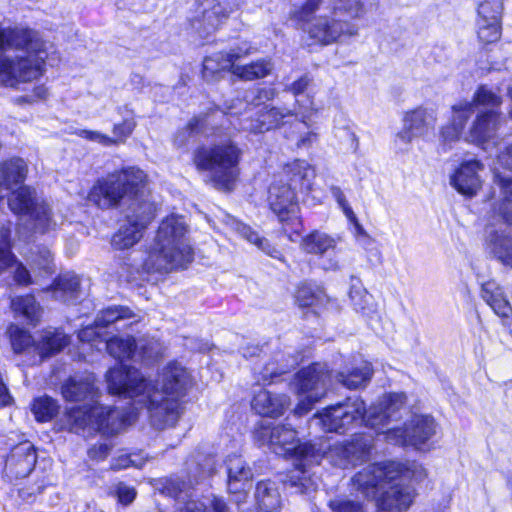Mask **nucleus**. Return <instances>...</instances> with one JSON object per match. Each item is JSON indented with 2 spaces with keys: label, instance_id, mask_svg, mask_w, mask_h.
Segmentation results:
<instances>
[{
  "label": "nucleus",
  "instance_id": "nucleus-1",
  "mask_svg": "<svg viewBox=\"0 0 512 512\" xmlns=\"http://www.w3.org/2000/svg\"><path fill=\"white\" fill-rule=\"evenodd\" d=\"M105 379L110 394L129 398L136 410H146L151 425L159 430L177 423L180 399L192 385L190 373L175 362L165 366L156 380L126 365L109 369Z\"/></svg>",
  "mask_w": 512,
  "mask_h": 512
},
{
  "label": "nucleus",
  "instance_id": "nucleus-2",
  "mask_svg": "<svg viewBox=\"0 0 512 512\" xmlns=\"http://www.w3.org/2000/svg\"><path fill=\"white\" fill-rule=\"evenodd\" d=\"M52 45L33 31H6L0 27V85L19 88L45 72Z\"/></svg>",
  "mask_w": 512,
  "mask_h": 512
},
{
  "label": "nucleus",
  "instance_id": "nucleus-3",
  "mask_svg": "<svg viewBox=\"0 0 512 512\" xmlns=\"http://www.w3.org/2000/svg\"><path fill=\"white\" fill-rule=\"evenodd\" d=\"M94 383V375L85 373L70 377L62 385L61 392L65 400L76 402L90 399L89 403L67 412L66 427L75 433L89 429L103 435H115L130 423V417H126L119 409L99 405L94 400L97 393Z\"/></svg>",
  "mask_w": 512,
  "mask_h": 512
},
{
  "label": "nucleus",
  "instance_id": "nucleus-4",
  "mask_svg": "<svg viewBox=\"0 0 512 512\" xmlns=\"http://www.w3.org/2000/svg\"><path fill=\"white\" fill-rule=\"evenodd\" d=\"M187 234L188 227L183 217L172 214L163 219L144 267L155 272L186 267L194 256Z\"/></svg>",
  "mask_w": 512,
  "mask_h": 512
},
{
  "label": "nucleus",
  "instance_id": "nucleus-5",
  "mask_svg": "<svg viewBox=\"0 0 512 512\" xmlns=\"http://www.w3.org/2000/svg\"><path fill=\"white\" fill-rule=\"evenodd\" d=\"M148 178L137 167H127L97 180L88 193V201L100 209H111L125 198L135 203L145 200Z\"/></svg>",
  "mask_w": 512,
  "mask_h": 512
},
{
  "label": "nucleus",
  "instance_id": "nucleus-6",
  "mask_svg": "<svg viewBox=\"0 0 512 512\" xmlns=\"http://www.w3.org/2000/svg\"><path fill=\"white\" fill-rule=\"evenodd\" d=\"M262 435L276 454L285 457L296 456L300 459L301 462L296 465L297 475L290 476L289 485L298 488L300 493L314 490L315 483L306 476L305 467L319 463L322 457L320 449H315L310 443H300L296 437V431L285 425L265 428Z\"/></svg>",
  "mask_w": 512,
  "mask_h": 512
},
{
  "label": "nucleus",
  "instance_id": "nucleus-7",
  "mask_svg": "<svg viewBox=\"0 0 512 512\" xmlns=\"http://www.w3.org/2000/svg\"><path fill=\"white\" fill-rule=\"evenodd\" d=\"M406 402L404 393L386 395V412L398 410ZM386 413V443L401 447H410L421 453H427L434 448L433 437L437 432V423L429 415H414L403 426L392 427L387 421Z\"/></svg>",
  "mask_w": 512,
  "mask_h": 512
},
{
  "label": "nucleus",
  "instance_id": "nucleus-8",
  "mask_svg": "<svg viewBox=\"0 0 512 512\" xmlns=\"http://www.w3.org/2000/svg\"><path fill=\"white\" fill-rule=\"evenodd\" d=\"M242 151L231 141L197 148L193 163L208 172L207 181L219 190H230L239 175Z\"/></svg>",
  "mask_w": 512,
  "mask_h": 512
},
{
  "label": "nucleus",
  "instance_id": "nucleus-9",
  "mask_svg": "<svg viewBox=\"0 0 512 512\" xmlns=\"http://www.w3.org/2000/svg\"><path fill=\"white\" fill-rule=\"evenodd\" d=\"M428 479V470L417 461H386V512H405L416 497L414 485Z\"/></svg>",
  "mask_w": 512,
  "mask_h": 512
},
{
  "label": "nucleus",
  "instance_id": "nucleus-10",
  "mask_svg": "<svg viewBox=\"0 0 512 512\" xmlns=\"http://www.w3.org/2000/svg\"><path fill=\"white\" fill-rule=\"evenodd\" d=\"M27 165L23 159L12 158L0 165V199L10 191L8 196V205L10 210L18 215H30L38 201L36 193L28 186H21L26 177Z\"/></svg>",
  "mask_w": 512,
  "mask_h": 512
},
{
  "label": "nucleus",
  "instance_id": "nucleus-11",
  "mask_svg": "<svg viewBox=\"0 0 512 512\" xmlns=\"http://www.w3.org/2000/svg\"><path fill=\"white\" fill-rule=\"evenodd\" d=\"M494 183L500 188L501 199L494 205V212L504 221L505 228L489 233V241L497 258L512 268V178L494 175Z\"/></svg>",
  "mask_w": 512,
  "mask_h": 512
},
{
  "label": "nucleus",
  "instance_id": "nucleus-12",
  "mask_svg": "<svg viewBox=\"0 0 512 512\" xmlns=\"http://www.w3.org/2000/svg\"><path fill=\"white\" fill-rule=\"evenodd\" d=\"M329 383L330 374L325 365L313 364L297 372L290 383V389L298 400L294 414L308 413L325 396Z\"/></svg>",
  "mask_w": 512,
  "mask_h": 512
},
{
  "label": "nucleus",
  "instance_id": "nucleus-13",
  "mask_svg": "<svg viewBox=\"0 0 512 512\" xmlns=\"http://www.w3.org/2000/svg\"><path fill=\"white\" fill-rule=\"evenodd\" d=\"M155 216V206L147 200L133 204L132 213L126 218L112 238V245L119 250L134 246Z\"/></svg>",
  "mask_w": 512,
  "mask_h": 512
},
{
  "label": "nucleus",
  "instance_id": "nucleus-14",
  "mask_svg": "<svg viewBox=\"0 0 512 512\" xmlns=\"http://www.w3.org/2000/svg\"><path fill=\"white\" fill-rule=\"evenodd\" d=\"M242 5L239 0H202L191 26L200 37L214 33Z\"/></svg>",
  "mask_w": 512,
  "mask_h": 512
},
{
  "label": "nucleus",
  "instance_id": "nucleus-15",
  "mask_svg": "<svg viewBox=\"0 0 512 512\" xmlns=\"http://www.w3.org/2000/svg\"><path fill=\"white\" fill-rule=\"evenodd\" d=\"M268 202L280 222L285 226H291V230L295 232L299 231L302 224L298 216L296 194L291 184L282 180L273 182L269 188Z\"/></svg>",
  "mask_w": 512,
  "mask_h": 512
},
{
  "label": "nucleus",
  "instance_id": "nucleus-16",
  "mask_svg": "<svg viewBox=\"0 0 512 512\" xmlns=\"http://www.w3.org/2000/svg\"><path fill=\"white\" fill-rule=\"evenodd\" d=\"M365 411L364 402L359 398H355L353 400L349 399L343 404L325 408L314 419L323 430L338 432L354 422L363 421Z\"/></svg>",
  "mask_w": 512,
  "mask_h": 512
},
{
  "label": "nucleus",
  "instance_id": "nucleus-17",
  "mask_svg": "<svg viewBox=\"0 0 512 512\" xmlns=\"http://www.w3.org/2000/svg\"><path fill=\"white\" fill-rule=\"evenodd\" d=\"M311 39L322 44L336 41L342 34L353 35L355 27L347 24L342 19H329L327 16L314 17L299 24Z\"/></svg>",
  "mask_w": 512,
  "mask_h": 512
},
{
  "label": "nucleus",
  "instance_id": "nucleus-18",
  "mask_svg": "<svg viewBox=\"0 0 512 512\" xmlns=\"http://www.w3.org/2000/svg\"><path fill=\"white\" fill-rule=\"evenodd\" d=\"M437 123V113L433 108L418 107L405 113L403 128L398 136L405 142L414 138L425 137L434 131Z\"/></svg>",
  "mask_w": 512,
  "mask_h": 512
},
{
  "label": "nucleus",
  "instance_id": "nucleus-19",
  "mask_svg": "<svg viewBox=\"0 0 512 512\" xmlns=\"http://www.w3.org/2000/svg\"><path fill=\"white\" fill-rule=\"evenodd\" d=\"M484 168L478 160L463 161L450 176V184L460 194L473 197L482 186L479 172Z\"/></svg>",
  "mask_w": 512,
  "mask_h": 512
},
{
  "label": "nucleus",
  "instance_id": "nucleus-20",
  "mask_svg": "<svg viewBox=\"0 0 512 512\" xmlns=\"http://www.w3.org/2000/svg\"><path fill=\"white\" fill-rule=\"evenodd\" d=\"M354 484L366 497L375 499L379 507L384 498V468L380 465H371L357 473L353 478Z\"/></svg>",
  "mask_w": 512,
  "mask_h": 512
},
{
  "label": "nucleus",
  "instance_id": "nucleus-21",
  "mask_svg": "<svg viewBox=\"0 0 512 512\" xmlns=\"http://www.w3.org/2000/svg\"><path fill=\"white\" fill-rule=\"evenodd\" d=\"M500 123L501 119L496 110H488L478 115L470 129V140L483 145L484 149H488L491 144L493 146L497 145L493 140L496 137Z\"/></svg>",
  "mask_w": 512,
  "mask_h": 512
},
{
  "label": "nucleus",
  "instance_id": "nucleus-22",
  "mask_svg": "<svg viewBox=\"0 0 512 512\" xmlns=\"http://www.w3.org/2000/svg\"><path fill=\"white\" fill-rule=\"evenodd\" d=\"M290 404V398L286 394H276L265 389L255 393L251 402L256 413L271 418L282 416Z\"/></svg>",
  "mask_w": 512,
  "mask_h": 512
},
{
  "label": "nucleus",
  "instance_id": "nucleus-23",
  "mask_svg": "<svg viewBox=\"0 0 512 512\" xmlns=\"http://www.w3.org/2000/svg\"><path fill=\"white\" fill-rule=\"evenodd\" d=\"M10 234L9 228H0V274L15 264L14 280L18 284L29 285L32 283L29 271L21 263L15 261L10 250Z\"/></svg>",
  "mask_w": 512,
  "mask_h": 512
},
{
  "label": "nucleus",
  "instance_id": "nucleus-24",
  "mask_svg": "<svg viewBox=\"0 0 512 512\" xmlns=\"http://www.w3.org/2000/svg\"><path fill=\"white\" fill-rule=\"evenodd\" d=\"M228 473V489L231 493H239L250 485L253 474L245 461L238 455L229 456L226 460Z\"/></svg>",
  "mask_w": 512,
  "mask_h": 512
},
{
  "label": "nucleus",
  "instance_id": "nucleus-25",
  "mask_svg": "<svg viewBox=\"0 0 512 512\" xmlns=\"http://www.w3.org/2000/svg\"><path fill=\"white\" fill-rule=\"evenodd\" d=\"M293 114L292 110L286 108L265 107L261 110L257 119L246 121L243 128L254 133H262L278 127L286 117Z\"/></svg>",
  "mask_w": 512,
  "mask_h": 512
},
{
  "label": "nucleus",
  "instance_id": "nucleus-26",
  "mask_svg": "<svg viewBox=\"0 0 512 512\" xmlns=\"http://www.w3.org/2000/svg\"><path fill=\"white\" fill-rule=\"evenodd\" d=\"M36 458L34 447L23 443L13 449L8 464L16 477H26L34 469Z\"/></svg>",
  "mask_w": 512,
  "mask_h": 512
},
{
  "label": "nucleus",
  "instance_id": "nucleus-27",
  "mask_svg": "<svg viewBox=\"0 0 512 512\" xmlns=\"http://www.w3.org/2000/svg\"><path fill=\"white\" fill-rule=\"evenodd\" d=\"M257 512H280L282 500L274 482L261 481L256 486Z\"/></svg>",
  "mask_w": 512,
  "mask_h": 512
},
{
  "label": "nucleus",
  "instance_id": "nucleus-28",
  "mask_svg": "<svg viewBox=\"0 0 512 512\" xmlns=\"http://www.w3.org/2000/svg\"><path fill=\"white\" fill-rule=\"evenodd\" d=\"M226 223L231 227L232 230L236 231L240 236H242L251 244L255 245L268 256L279 260L281 259L282 254L280 250L271 245L267 239L261 238L257 232L253 231L247 225L232 217H228Z\"/></svg>",
  "mask_w": 512,
  "mask_h": 512
},
{
  "label": "nucleus",
  "instance_id": "nucleus-29",
  "mask_svg": "<svg viewBox=\"0 0 512 512\" xmlns=\"http://www.w3.org/2000/svg\"><path fill=\"white\" fill-rule=\"evenodd\" d=\"M79 278L72 273L60 275L50 287L53 298L64 303H72L79 294Z\"/></svg>",
  "mask_w": 512,
  "mask_h": 512
},
{
  "label": "nucleus",
  "instance_id": "nucleus-30",
  "mask_svg": "<svg viewBox=\"0 0 512 512\" xmlns=\"http://www.w3.org/2000/svg\"><path fill=\"white\" fill-rule=\"evenodd\" d=\"M234 64L226 52H216L203 60L202 75L206 81H216L222 77L225 71L233 73Z\"/></svg>",
  "mask_w": 512,
  "mask_h": 512
},
{
  "label": "nucleus",
  "instance_id": "nucleus-31",
  "mask_svg": "<svg viewBox=\"0 0 512 512\" xmlns=\"http://www.w3.org/2000/svg\"><path fill=\"white\" fill-rule=\"evenodd\" d=\"M336 244L335 238L324 232L315 230L302 238L300 247L306 253L323 255L329 250H333Z\"/></svg>",
  "mask_w": 512,
  "mask_h": 512
},
{
  "label": "nucleus",
  "instance_id": "nucleus-32",
  "mask_svg": "<svg viewBox=\"0 0 512 512\" xmlns=\"http://www.w3.org/2000/svg\"><path fill=\"white\" fill-rule=\"evenodd\" d=\"M226 503L210 494L199 499H190L177 508V512H227Z\"/></svg>",
  "mask_w": 512,
  "mask_h": 512
},
{
  "label": "nucleus",
  "instance_id": "nucleus-33",
  "mask_svg": "<svg viewBox=\"0 0 512 512\" xmlns=\"http://www.w3.org/2000/svg\"><path fill=\"white\" fill-rule=\"evenodd\" d=\"M482 297L498 316L508 318L511 315L510 303L505 299L501 289L495 287L493 283L483 285Z\"/></svg>",
  "mask_w": 512,
  "mask_h": 512
},
{
  "label": "nucleus",
  "instance_id": "nucleus-34",
  "mask_svg": "<svg viewBox=\"0 0 512 512\" xmlns=\"http://www.w3.org/2000/svg\"><path fill=\"white\" fill-rule=\"evenodd\" d=\"M29 218L34 232L40 234L55 230L58 225L50 207L43 201L34 207Z\"/></svg>",
  "mask_w": 512,
  "mask_h": 512
},
{
  "label": "nucleus",
  "instance_id": "nucleus-35",
  "mask_svg": "<svg viewBox=\"0 0 512 512\" xmlns=\"http://www.w3.org/2000/svg\"><path fill=\"white\" fill-rule=\"evenodd\" d=\"M273 70V64L270 60L260 59L246 65H236L233 67V75L244 81H253L268 76Z\"/></svg>",
  "mask_w": 512,
  "mask_h": 512
},
{
  "label": "nucleus",
  "instance_id": "nucleus-36",
  "mask_svg": "<svg viewBox=\"0 0 512 512\" xmlns=\"http://www.w3.org/2000/svg\"><path fill=\"white\" fill-rule=\"evenodd\" d=\"M11 308L32 324L38 323L42 315V308L32 295L13 298Z\"/></svg>",
  "mask_w": 512,
  "mask_h": 512
},
{
  "label": "nucleus",
  "instance_id": "nucleus-37",
  "mask_svg": "<svg viewBox=\"0 0 512 512\" xmlns=\"http://www.w3.org/2000/svg\"><path fill=\"white\" fill-rule=\"evenodd\" d=\"M108 353L118 360L133 358L136 355V344L134 339L127 337H114L104 339Z\"/></svg>",
  "mask_w": 512,
  "mask_h": 512
},
{
  "label": "nucleus",
  "instance_id": "nucleus-38",
  "mask_svg": "<svg viewBox=\"0 0 512 512\" xmlns=\"http://www.w3.org/2000/svg\"><path fill=\"white\" fill-rule=\"evenodd\" d=\"M134 317L133 313L126 307H109L100 312L96 318V324L97 326L104 328L110 325H118L122 321ZM128 326V324H124L122 326H117V328H127Z\"/></svg>",
  "mask_w": 512,
  "mask_h": 512
},
{
  "label": "nucleus",
  "instance_id": "nucleus-39",
  "mask_svg": "<svg viewBox=\"0 0 512 512\" xmlns=\"http://www.w3.org/2000/svg\"><path fill=\"white\" fill-rule=\"evenodd\" d=\"M31 409L37 421L47 422L58 413L59 406L51 397L42 396L34 400Z\"/></svg>",
  "mask_w": 512,
  "mask_h": 512
},
{
  "label": "nucleus",
  "instance_id": "nucleus-40",
  "mask_svg": "<svg viewBox=\"0 0 512 512\" xmlns=\"http://www.w3.org/2000/svg\"><path fill=\"white\" fill-rule=\"evenodd\" d=\"M288 371L287 365H280L279 359L267 362L259 371H255V378L259 384L270 385L276 378Z\"/></svg>",
  "mask_w": 512,
  "mask_h": 512
},
{
  "label": "nucleus",
  "instance_id": "nucleus-41",
  "mask_svg": "<svg viewBox=\"0 0 512 512\" xmlns=\"http://www.w3.org/2000/svg\"><path fill=\"white\" fill-rule=\"evenodd\" d=\"M7 335L15 353H23L33 346L34 341L30 333L16 325L9 326Z\"/></svg>",
  "mask_w": 512,
  "mask_h": 512
},
{
  "label": "nucleus",
  "instance_id": "nucleus-42",
  "mask_svg": "<svg viewBox=\"0 0 512 512\" xmlns=\"http://www.w3.org/2000/svg\"><path fill=\"white\" fill-rule=\"evenodd\" d=\"M69 343V338L61 331H48L43 336V343L39 348L40 353L48 356L55 352L60 351Z\"/></svg>",
  "mask_w": 512,
  "mask_h": 512
},
{
  "label": "nucleus",
  "instance_id": "nucleus-43",
  "mask_svg": "<svg viewBox=\"0 0 512 512\" xmlns=\"http://www.w3.org/2000/svg\"><path fill=\"white\" fill-rule=\"evenodd\" d=\"M295 298L299 306L307 307L322 303L325 295L321 289L303 284L298 287Z\"/></svg>",
  "mask_w": 512,
  "mask_h": 512
},
{
  "label": "nucleus",
  "instance_id": "nucleus-44",
  "mask_svg": "<svg viewBox=\"0 0 512 512\" xmlns=\"http://www.w3.org/2000/svg\"><path fill=\"white\" fill-rule=\"evenodd\" d=\"M477 37L485 45L497 42L501 37V22L477 20Z\"/></svg>",
  "mask_w": 512,
  "mask_h": 512
},
{
  "label": "nucleus",
  "instance_id": "nucleus-45",
  "mask_svg": "<svg viewBox=\"0 0 512 512\" xmlns=\"http://www.w3.org/2000/svg\"><path fill=\"white\" fill-rule=\"evenodd\" d=\"M503 0H484L478 6V19L488 22H501Z\"/></svg>",
  "mask_w": 512,
  "mask_h": 512
},
{
  "label": "nucleus",
  "instance_id": "nucleus-46",
  "mask_svg": "<svg viewBox=\"0 0 512 512\" xmlns=\"http://www.w3.org/2000/svg\"><path fill=\"white\" fill-rule=\"evenodd\" d=\"M285 173L293 183H301L314 177L313 168L304 160H295L286 165Z\"/></svg>",
  "mask_w": 512,
  "mask_h": 512
},
{
  "label": "nucleus",
  "instance_id": "nucleus-47",
  "mask_svg": "<svg viewBox=\"0 0 512 512\" xmlns=\"http://www.w3.org/2000/svg\"><path fill=\"white\" fill-rule=\"evenodd\" d=\"M473 107L475 105L484 106L490 108L489 110H495V108L501 105V97L489 89L487 86H480L475 92L473 98Z\"/></svg>",
  "mask_w": 512,
  "mask_h": 512
},
{
  "label": "nucleus",
  "instance_id": "nucleus-48",
  "mask_svg": "<svg viewBox=\"0 0 512 512\" xmlns=\"http://www.w3.org/2000/svg\"><path fill=\"white\" fill-rule=\"evenodd\" d=\"M332 195L338 202L339 206L342 208L345 216L348 218V220L353 225L354 233L356 236H361L364 234L363 228L359 224L356 215L354 214L351 207L347 204L343 192L338 187H332L331 188Z\"/></svg>",
  "mask_w": 512,
  "mask_h": 512
},
{
  "label": "nucleus",
  "instance_id": "nucleus-49",
  "mask_svg": "<svg viewBox=\"0 0 512 512\" xmlns=\"http://www.w3.org/2000/svg\"><path fill=\"white\" fill-rule=\"evenodd\" d=\"M369 378L370 369L368 366L356 369L347 375L344 373L339 374V381L350 389H356L362 386Z\"/></svg>",
  "mask_w": 512,
  "mask_h": 512
},
{
  "label": "nucleus",
  "instance_id": "nucleus-50",
  "mask_svg": "<svg viewBox=\"0 0 512 512\" xmlns=\"http://www.w3.org/2000/svg\"><path fill=\"white\" fill-rule=\"evenodd\" d=\"M452 122L464 129L467 120L473 115V102L460 101L452 106Z\"/></svg>",
  "mask_w": 512,
  "mask_h": 512
},
{
  "label": "nucleus",
  "instance_id": "nucleus-51",
  "mask_svg": "<svg viewBox=\"0 0 512 512\" xmlns=\"http://www.w3.org/2000/svg\"><path fill=\"white\" fill-rule=\"evenodd\" d=\"M135 127L136 122L132 118L124 119L121 123L114 124L112 129L113 136H110L112 140H115L114 145L124 143Z\"/></svg>",
  "mask_w": 512,
  "mask_h": 512
},
{
  "label": "nucleus",
  "instance_id": "nucleus-52",
  "mask_svg": "<svg viewBox=\"0 0 512 512\" xmlns=\"http://www.w3.org/2000/svg\"><path fill=\"white\" fill-rule=\"evenodd\" d=\"M136 346V354L139 353L143 358L150 359L158 357L163 352L162 344L154 338L150 340H140Z\"/></svg>",
  "mask_w": 512,
  "mask_h": 512
},
{
  "label": "nucleus",
  "instance_id": "nucleus-53",
  "mask_svg": "<svg viewBox=\"0 0 512 512\" xmlns=\"http://www.w3.org/2000/svg\"><path fill=\"white\" fill-rule=\"evenodd\" d=\"M112 495L117 498V501L124 505H130L136 498L137 492L134 487L129 486L123 482H119L112 488Z\"/></svg>",
  "mask_w": 512,
  "mask_h": 512
},
{
  "label": "nucleus",
  "instance_id": "nucleus-54",
  "mask_svg": "<svg viewBox=\"0 0 512 512\" xmlns=\"http://www.w3.org/2000/svg\"><path fill=\"white\" fill-rule=\"evenodd\" d=\"M204 126V120L200 118H193L189 121L186 127L180 129L174 138V142L177 146H182L185 144L187 139L192 135V133L200 131Z\"/></svg>",
  "mask_w": 512,
  "mask_h": 512
},
{
  "label": "nucleus",
  "instance_id": "nucleus-55",
  "mask_svg": "<svg viewBox=\"0 0 512 512\" xmlns=\"http://www.w3.org/2000/svg\"><path fill=\"white\" fill-rule=\"evenodd\" d=\"M354 453V446L351 444L348 445H339L334 446L329 449L326 453L327 457L330 459H334L335 456H338L339 459L335 460V463L339 466H346L347 463L351 461L352 454Z\"/></svg>",
  "mask_w": 512,
  "mask_h": 512
},
{
  "label": "nucleus",
  "instance_id": "nucleus-56",
  "mask_svg": "<svg viewBox=\"0 0 512 512\" xmlns=\"http://www.w3.org/2000/svg\"><path fill=\"white\" fill-rule=\"evenodd\" d=\"M359 0H338L334 6L335 16L347 14L348 17H356L360 11Z\"/></svg>",
  "mask_w": 512,
  "mask_h": 512
},
{
  "label": "nucleus",
  "instance_id": "nucleus-57",
  "mask_svg": "<svg viewBox=\"0 0 512 512\" xmlns=\"http://www.w3.org/2000/svg\"><path fill=\"white\" fill-rule=\"evenodd\" d=\"M30 261L34 271L38 269L39 272H51L52 255L49 250L43 249L38 255H32Z\"/></svg>",
  "mask_w": 512,
  "mask_h": 512
},
{
  "label": "nucleus",
  "instance_id": "nucleus-58",
  "mask_svg": "<svg viewBox=\"0 0 512 512\" xmlns=\"http://www.w3.org/2000/svg\"><path fill=\"white\" fill-rule=\"evenodd\" d=\"M320 2L321 0H306L304 5L300 9L295 10L292 13V18L296 20L298 24L304 23L312 19L311 15L317 9Z\"/></svg>",
  "mask_w": 512,
  "mask_h": 512
},
{
  "label": "nucleus",
  "instance_id": "nucleus-59",
  "mask_svg": "<svg viewBox=\"0 0 512 512\" xmlns=\"http://www.w3.org/2000/svg\"><path fill=\"white\" fill-rule=\"evenodd\" d=\"M329 507L333 512H362V507L358 502L345 498H336L329 502Z\"/></svg>",
  "mask_w": 512,
  "mask_h": 512
},
{
  "label": "nucleus",
  "instance_id": "nucleus-60",
  "mask_svg": "<svg viewBox=\"0 0 512 512\" xmlns=\"http://www.w3.org/2000/svg\"><path fill=\"white\" fill-rule=\"evenodd\" d=\"M76 135H78L79 137H81L83 139H86V140H89L92 142H96V143H99L104 146H112V145H114V141H115V140H112L110 138V136L103 134L99 131H95V130H87V129L79 130L76 132Z\"/></svg>",
  "mask_w": 512,
  "mask_h": 512
},
{
  "label": "nucleus",
  "instance_id": "nucleus-61",
  "mask_svg": "<svg viewBox=\"0 0 512 512\" xmlns=\"http://www.w3.org/2000/svg\"><path fill=\"white\" fill-rule=\"evenodd\" d=\"M112 448L113 443L110 441L99 442L88 449V456L91 460L102 461L109 455Z\"/></svg>",
  "mask_w": 512,
  "mask_h": 512
},
{
  "label": "nucleus",
  "instance_id": "nucleus-62",
  "mask_svg": "<svg viewBox=\"0 0 512 512\" xmlns=\"http://www.w3.org/2000/svg\"><path fill=\"white\" fill-rule=\"evenodd\" d=\"M462 131L463 129L460 126L451 121L449 125H446L441 129L442 143L446 145L456 142L459 140Z\"/></svg>",
  "mask_w": 512,
  "mask_h": 512
},
{
  "label": "nucleus",
  "instance_id": "nucleus-63",
  "mask_svg": "<svg viewBox=\"0 0 512 512\" xmlns=\"http://www.w3.org/2000/svg\"><path fill=\"white\" fill-rule=\"evenodd\" d=\"M102 328L97 326L96 322L92 326H87L79 331L78 338L81 342H96L98 338L104 341L105 337L101 333Z\"/></svg>",
  "mask_w": 512,
  "mask_h": 512
},
{
  "label": "nucleus",
  "instance_id": "nucleus-64",
  "mask_svg": "<svg viewBox=\"0 0 512 512\" xmlns=\"http://www.w3.org/2000/svg\"><path fill=\"white\" fill-rule=\"evenodd\" d=\"M48 95V90L43 85L36 86L32 90L30 95L20 96L16 99L17 103H34L42 99H46Z\"/></svg>",
  "mask_w": 512,
  "mask_h": 512
}]
</instances>
